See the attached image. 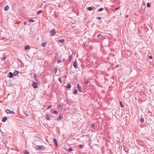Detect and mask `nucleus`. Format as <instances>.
Returning a JSON list of instances; mask_svg holds the SVG:
<instances>
[{
  "label": "nucleus",
  "instance_id": "f257e3e1",
  "mask_svg": "<svg viewBox=\"0 0 154 154\" xmlns=\"http://www.w3.org/2000/svg\"><path fill=\"white\" fill-rule=\"evenodd\" d=\"M68 103V100L66 99L64 100V103H60L59 105V107L61 108H62L65 105Z\"/></svg>",
  "mask_w": 154,
  "mask_h": 154
},
{
  "label": "nucleus",
  "instance_id": "f03ea898",
  "mask_svg": "<svg viewBox=\"0 0 154 154\" xmlns=\"http://www.w3.org/2000/svg\"><path fill=\"white\" fill-rule=\"evenodd\" d=\"M35 149L37 150H42L45 149V148L43 146H37Z\"/></svg>",
  "mask_w": 154,
  "mask_h": 154
},
{
  "label": "nucleus",
  "instance_id": "7ed1b4c3",
  "mask_svg": "<svg viewBox=\"0 0 154 154\" xmlns=\"http://www.w3.org/2000/svg\"><path fill=\"white\" fill-rule=\"evenodd\" d=\"M56 33V31H55V29H52L50 31V33L51 34V36H54L55 34Z\"/></svg>",
  "mask_w": 154,
  "mask_h": 154
},
{
  "label": "nucleus",
  "instance_id": "20e7f679",
  "mask_svg": "<svg viewBox=\"0 0 154 154\" xmlns=\"http://www.w3.org/2000/svg\"><path fill=\"white\" fill-rule=\"evenodd\" d=\"M5 112L7 113L14 114H15L14 111L10 110L9 109H7L6 110Z\"/></svg>",
  "mask_w": 154,
  "mask_h": 154
},
{
  "label": "nucleus",
  "instance_id": "39448f33",
  "mask_svg": "<svg viewBox=\"0 0 154 154\" xmlns=\"http://www.w3.org/2000/svg\"><path fill=\"white\" fill-rule=\"evenodd\" d=\"M51 116V115L50 114H46L45 115V118L47 120H50V118Z\"/></svg>",
  "mask_w": 154,
  "mask_h": 154
},
{
  "label": "nucleus",
  "instance_id": "423d86ee",
  "mask_svg": "<svg viewBox=\"0 0 154 154\" xmlns=\"http://www.w3.org/2000/svg\"><path fill=\"white\" fill-rule=\"evenodd\" d=\"M77 87L78 88V89L79 91H80V92H83V91L81 87V86H80L79 84H78Z\"/></svg>",
  "mask_w": 154,
  "mask_h": 154
},
{
  "label": "nucleus",
  "instance_id": "0eeeda50",
  "mask_svg": "<svg viewBox=\"0 0 154 154\" xmlns=\"http://www.w3.org/2000/svg\"><path fill=\"white\" fill-rule=\"evenodd\" d=\"M32 86L34 88H37L38 85L36 82H34L32 83Z\"/></svg>",
  "mask_w": 154,
  "mask_h": 154
},
{
  "label": "nucleus",
  "instance_id": "6e6552de",
  "mask_svg": "<svg viewBox=\"0 0 154 154\" xmlns=\"http://www.w3.org/2000/svg\"><path fill=\"white\" fill-rule=\"evenodd\" d=\"M73 66L76 69L78 68V66L77 64V62L76 60H75L74 62Z\"/></svg>",
  "mask_w": 154,
  "mask_h": 154
},
{
  "label": "nucleus",
  "instance_id": "1a4fd4ad",
  "mask_svg": "<svg viewBox=\"0 0 154 154\" xmlns=\"http://www.w3.org/2000/svg\"><path fill=\"white\" fill-rule=\"evenodd\" d=\"M53 141L54 142V143H55V145L57 146H58V143H57V140H56V139H55V138H53Z\"/></svg>",
  "mask_w": 154,
  "mask_h": 154
},
{
  "label": "nucleus",
  "instance_id": "9d476101",
  "mask_svg": "<svg viewBox=\"0 0 154 154\" xmlns=\"http://www.w3.org/2000/svg\"><path fill=\"white\" fill-rule=\"evenodd\" d=\"M8 74L9 75V76H8L10 78H11L13 77L14 75L12 72H10Z\"/></svg>",
  "mask_w": 154,
  "mask_h": 154
},
{
  "label": "nucleus",
  "instance_id": "9b49d317",
  "mask_svg": "<svg viewBox=\"0 0 154 154\" xmlns=\"http://www.w3.org/2000/svg\"><path fill=\"white\" fill-rule=\"evenodd\" d=\"M7 118L6 116L3 117L2 119V121L3 122H5L7 120Z\"/></svg>",
  "mask_w": 154,
  "mask_h": 154
},
{
  "label": "nucleus",
  "instance_id": "f8f14e48",
  "mask_svg": "<svg viewBox=\"0 0 154 154\" xmlns=\"http://www.w3.org/2000/svg\"><path fill=\"white\" fill-rule=\"evenodd\" d=\"M19 72L17 70H15L14 72L13 75L14 76H16L19 73Z\"/></svg>",
  "mask_w": 154,
  "mask_h": 154
},
{
  "label": "nucleus",
  "instance_id": "ddd939ff",
  "mask_svg": "<svg viewBox=\"0 0 154 154\" xmlns=\"http://www.w3.org/2000/svg\"><path fill=\"white\" fill-rule=\"evenodd\" d=\"M72 58V55H70L69 56L68 60L69 62H71Z\"/></svg>",
  "mask_w": 154,
  "mask_h": 154
},
{
  "label": "nucleus",
  "instance_id": "4468645a",
  "mask_svg": "<svg viewBox=\"0 0 154 154\" xmlns=\"http://www.w3.org/2000/svg\"><path fill=\"white\" fill-rule=\"evenodd\" d=\"M71 85L70 83L66 85V88L68 89H69L71 87Z\"/></svg>",
  "mask_w": 154,
  "mask_h": 154
},
{
  "label": "nucleus",
  "instance_id": "2eb2a0df",
  "mask_svg": "<svg viewBox=\"0 0 154 154\" xmlns=\"http://www.w3.org/2000/svg\"><path fill=\"white\" fill-rule=\"evenodd\" d=\"M25 49L26 50H29L30 49V47L28 45L25 46Z\"/></svg>",
  "mask_w": 154,
  "mask_h": 154
},
{
  "label": "nucleus",
  "instance_id": "dca6fc26",
  "mask_svg": "<svg viewBox=\"0 0 154 154\" xmlns=\"http://www.w3.org/2000/svg\"><path fill=\"white\" fill-rule=\"evenodd\" d=\"M9 9V7L8 5L6 6L4 8V10L5 11H8Z\"/></svg>",
  "mask_w": 154,
  "mask_h": 154
},
{
  "label": "nucleus",
  "instance_id": "f3484780",
  "mask_svg": "<svg viewBox=\"0 0 154 154\" xmlns=\"http://www.w3.org/2000/svg\"><path fill=\"white\" fill-rule=\"evenodd\" d=\"M47 42H43L42 45V46L43 47H45V46H46V45H47Z\"/></svg>",
  "mask_w": 154,
  "mask_h": 154
},
{
  "label": "nucleus",
  "instance_id": "a211bd4d",
  "mask_svg": "<svg viewBox=\"0 0 154 154\" xmlns=\"http://www.w3.org/2000/svg\"><path fill=\"white\" fill-rule=\"evenodd\" d=\"M87 9L88 11H91L93 10V8L92 7H89L87 8Z\"/></svg>",
  "mask_w": 154,
  "mask_h": 154
},
{
  "label": "nucleus",
  "instance_id": "6ab92c4d",
  "mask_svg": "<svg viewBox=\"0 0 154 154\" xmlns=\"http://www.w3.org/2000/svg\"><path fill=\"white\" fill-rule=\"evenodd\" d=\"M36 74H35L34 75V78H35V80L36 81V82H38V79H37L36 78Z\"/></svg>",
  "mask_w": 154,
  "mask_h": 154
},
{
  "label": "nucleus",
  "instance_id": "aec40b11",
  "mask_svg": "<svg viewBox=\"0 0 154 154\" xmlns=\"http://www.w3.org/2000/svg\"><path fill=\"white\" fill-rule=\"evenodd\" d=\"M61 114L60 113V115L59 116V117L58 119L59 120H61L62 118H63V116H61Z\"/></svg>",
  "mask_w": 154,
  "mask_h": 154
},
{
  "label": "nucleus",
  "instance_id": "412c9836",
  "mask_svg": "<svg viewBox=\"0 0 154 154\" xmlns=\"http://www.w3.org/2000/svg\"><path fill=\"white\" fill-rule=\"evenodd\" d=\"M85 81V83L86 84V85L88 84L89 83H90V81H88V80H87V79H84Z\"/></svg>",
  "mask_w": 154,
  "mask_h": 154
},
{
  "label": "nucleus",
  "instance_id": "4be33fe9",
  "mask_svg": "<svg viewBox=\"0 0 154 154\" xmlns=\"http://www.w3.org/2000/svg\"><path fill=\"white\" fill-rule=\"evenodd\" d=\"M24 154H30L29 152L26 150H25L24 152Z\"/></svg>",
  "mask_w": 154,
  "mask_h": 154
},
{
  "label": "nucleus",
  "instance_id": "5701e85b",
  "mask_svg": "<svg viewBox=\"0 0 154 154\" xmlns=\"http://www.w3.org/2000/svg\"><path fill=\"white\" fill-rule=\"evenodd\" d=\"M140 121L142 123L144 122V119L143 117H142L140 120Z\"/></svg>",
  "mask_w": 154,
  "mask_h": 154
},
{
  "label": "nucleus",
  "instance_id": "b1692460",
  "mask_svg": "<svg viewBox=\"0 0 154 154\" xmlns=\"http://www.w3.org/2000/svg\"><path fill=\"white\" fill-rule=\"evenodd\" d=\"M103 8H101L98 10V12H100L103 11Z\"/></svg>",
  "mask_w": 154,
  "mask_h": 154
},
{
  "label": "nucleus",
  "instance_id": "393cba45",
  "mask_svg": "<svg viewBox=\"0 0 154 154\" xmlns=\"http://www.w3.org/2000/svg\"><path fill=\"white\" fill-rule=\"evenodd\" d=\"M124 149L127 153H128L129 152L128 149L127 147H126L125 148H124Z\"/></svg>",
  "mask_w": 154,
  "mask_h": 154
},
{
  "label": "nucleus",
  "instance_id": "a878e982",
  "mask_svg": "<svg viewBox=\"0 0 154 154\" xmlns=\"http://www.w3.org/2000/svg\"><path fill=\"white\" fill-rule=\"evenodd\" d=\"M64 40L63 39H60L59 40V41L61 43H63V42H64Z\"/></svg>",
  "mask_w": 154,
  "mask_h": 154
},
{
  "label": "nucleus",
  "instance_id": "bb28decb",
  "mask_svg": "<svg viewBox=\"0 0 154 154\" xmlns=\"http://www.w3.org/2000/svg\"><path fill=\"white\" fill-rule=\"evenodd\" d=\"M74 93H73V94H77V93H78V91H77V90H76V89H75L74 90Z\"/></svg>",
  "mask_w": 154,
  "mask_h": 154
},
{
  "label": "nucleus",
  "instance_id": "cd10ccee",
  "mask_svg": "<svg viewBox=\"0 0 154 154\" xmlns=\"http://www.w3.org/2000/svg\"><path fill=\"white\" fill-rule=\"evenodd\" d=\"M6 59V55H5V56L3 57V58L1 60L2 61H4Z\"/></svg>",
  "mask_w": 154,
  "mask_h": 154
},
{
  "label": "nucleus",
  "instance_id": "c85d7f7f",
  "mask_svg": "<svg viewBox=\"0 0 154 154\" xmlns=\"http://www.w3.org/2000/svg\"><path fill=\"white\" fill-rule=\"evenodd\" d=\"M42 11L41 10H40V11H38L37 13V14L38 15H39V14L40 13H42Z\"/></svg>",
  "mask_w": 154,
  "mask_h": 154
},
{
  "label": "nucleus",
  "instance_id": "c756f323",
  "mask_svg": "<svg viewBox=\"0 0 154 154\" xmlns=\"http://www.w3.org/2000/svg\"><path fill=\"white\" fill-rule=\"evenodd\" d=\"M148 115H149V116H152V113L151 112H150V111H149L148 113Z\"/></svg>",
  "mask_w": 154,
  "mask_h": 154
},
{
  "label": "nucleus",
  "instance_id": "7c9ffc66",
  "mask_svg": "<svg viewBox=\"0 0 154 154\" xmlns=\"http://www.w3.org/2000/svg\"><path fill=\"white\" fill-rule=\"evenodd\" d=\"M147 6L148 8H149L150 7V4L149 2L147 3Z\"/></svg>",
  "mask_w": 154,
  "mask_h": 154
},
{
  "label": "nucleus",
  "instance_id": "2f4dec72",
  "mask_svg": "<svg viewBox=\"0 0 154 154\" xmlns=\"http://www.w3.org/2000/svg\"><path fill=\"white\" fill-rule=\"evenodd\" d=\"M54 71H55V73H56L57 71V67H56V68H55L54 69Z\"/></svg>",
  "mask_w": 154,
  "mask_h": 154
},
{
  "label": "nucleus",
  "instance_id": "473e14b6",
  "mask_svg": "<svg viewBox=\"0 0 154 154\" xmlns=\"http://www.w3.org/2000/svg\"><path fill=\"white\" fill-rule=\"evenodd\" d=\"M29 22H33L34 21L33 20L30 19L29 20Z\"/></svg>",
  "mask_w": 154,
  "mask_h": 154
},
{
  "label": "nucleus",
  "instance_id": "72a5a7b5",
  "mask_svg": "<svg viewBox=\"0 0 154 154\" xmlns=\"http://www.w3.org/2000/svg\"><path fill=\"white\" fill-rule=\"evenodd\" d=\"M95 126V124L93 123L91 125V127L92 128H93Z\"/></svg>",
  "mask_w": 154,
  "mask_h": 154
},
{
  "label": "nucleus",
  "instance_id": "f704fd0d",
  "mask_svg": "<svg viewBox=\"0 0 154 154\" xmlns=\"http://www.w3.org/2000/svg\"><path fill=\"white\" fill-rule=\"evenodd\" d=\"M61 2L63 3H66V1H67V0H61Z\"/></svg>",
  "mask_w": 154,
  "mask_h": 154
},
{
  "label": "nucleus",
  "instance_id": "c9c22d12",
  "mask_svg": "<svg viewBox=\"0 0 154 154\" xmlns=\"http://www.w3.org/2000/svg\"><path fill=\"white\" fill-rule=\"evenodd\" d=\"M84 146L83 145H81L79 146V147L80 148H82Z\"/></svg>",
  "mask_w": 154,
  "mask_h": 154
},
{
  "label": "nucleus",
  "instance_id": "e433bc0d",
  "mask_svg": "<svg viewBox=\"0 0 154 154\" xmlns=\"http://www.w3.org/2000/svg\"><path fill=\"white\" fill-rule=\"evenodd\" d=\"M120 106L122 108H123V105L122 104V102L121 101H120Z\"/></svg>",
  "mask_w": 154,
  "mask_h": 154
},
{
  "label": "nucleus",
  "instance_id": "4c0bfd02",
  "mask_svg": "<svg viewBox=\"0 0 154 154\" xmlns=\"http://www.w3.org/2000/svg\"><path fill=\"white\" fill-rule=\"evenodd\" d=\"M57 111L56 110H54L53 111V114H56L57 113Z\"/></svg>",
  "mask_w": 154,
  "mask_h": 154
},
{
  "label": "nucleus",
  "instance_id": "58836bf2",
  "mask_svg": "<svg viewBox=\"0 0 154 154\" xmlns=\"http://www.w3.org/2000/svg\"><path fill=\"white\" fill-rule=\"evenodd\" d=\"M58 80L61 83L62 82V80H61V78H58Z\"/></svg>",
  "mask_w": 154,
  "mask_h": 154
},
{
  "label": "nucleus",
  "instance_id": "ea45409f",
  "mask_svg": "<svg viewBox=\"0 0 154 154\" xmlns=\"http://www.w3.org/2000/svg\"><path fill=\"white\" fill-rule=\"evenodd\" d=\"M60 62H61V60H57V63H60Z\"/></svg>",
  "mask_w": 154,
  "mask_h": 154
},
{
  "label": "nucleus",
  "instance_id": "a19ab883",
  "mask_svg": "<svg viewBox=\"0 0 154 154\" xmlns=\"http://www.w3.org/2000/svg\"><path fill=\"white\" fill-rule=\"evenodd\" d=\"M68 150H69V151H72L73 149H72V148H69Z\"/></svg>",
  "mask_w": 154,
  "mask_h": 154
},
{
  "label": "nucleus",
  "instance_id": "79ce46f5",
  "mask_svg": "<svg viewBox=\"0 0 154 154\" xmlns=\"http://www.w3.org/2000/svg\"><path fill=\"white\" fill-rule=\"evenodd\" d=\"M52 106H48L47 109H49L51 108Z\"/></svg>",
  "mask_w": 154,
  "mask_h": 154
},
{
  "label": "nucleus",
  "instance_id": "37998d69",
  "mask_svg": "<svg viewBox=\"0 0 154 154\" xmlns=\"http://www.w3.org/2000/svg\"><path fill=\"white\" fill-rule=\"evenodd\" d=\"M102 34H100L97 35V38H98L100 36H102Z\"/></svg>",
  "mask_w": 154,
  "mask_h": 154
},
{
  "label": "nucleus",
  "instance_id": "c03bdc74",
  "mask_svg": "<svg viewBox=\"0 0 154 154\" xmlns=\"http://www.w3.org/2000/svg\"><path fill=\"white\" fill-rule=\"evenodd\" d=\"M149 59H151L153 57L152 56H150L149 57Z\"/></svg>",
  "mask_w": 154,
  "mask_h": 154
},
{
  "label": "nucleus",
  "instance_id": "a18cd8bd",
  "mask_svg": "<svg viewBox=\"0 0 154 154\" xmlns=\"http://www.w3.org/2000/svg\"><path fill=\"white\" fill-rule=\"evenodd\" d=\"M97 19L100 20L101 19V17H97Z\"/></svg>",
  "mask_w": 154,
  "mask_h": 154
},
{
  "label": "nucleus",
  "instance_id": "49530a36",
  "mask_svg": "<svg viewBox=\"0 0 154 154\" xmlns=\"http://www.w3.org/2000/svg\"><path fill=\"white\" fill-rule=\"evenodd\" d=\"M119 65H117L116 66H115V67L116 68H117L118 67H119Z\"/></svg>",
  "mask_w": 154,
  "mask_h": 154
},
{
  "label": "nucleus",
  "instance_id": "de8ad7c7",
  "mask_svg": "<svg viewBox=\"0 0 154 154\" xmlns=\"http://www.w3.org/2000/svg\"><path fill=\"white\" fill-rule=\"evenodd\" d=\"M24 25L26 24V21H25L24 23Z\"/></svg>",
  "mask_w": 154,
  "mask_h": 154
},
{
  "label": "nucleus",
  "instance_id": "09e8293b",
  "mask_svg": "<svg viewBox=\"0 0 154 154\" xmlns=\"http://www.w3.org/2000/svg\"><path fill=\"white\" fill-rule=\"evenodd\" d=\"M119 9V8H115V9H116V10H118Z\"/></svg>",
  "mask_w": 154,
  "mask_h": 154
},
{
  "label": "nucleus",
  "instance_id": "8fccbe9b",
  "mask_svg": "<svg viewBox=\"0 0 154 154\" xmlns=\"http://www.w3.org/2000/svg\"><path fill=\"white\" fill-rule=\"evenodd\" d=\"M25 114L27 116L28 115L27 113H25Z\"/></svg>",
  "mask_w": 154,
  "mask_h": 154
},
{
  "label": "nucleus",
  "instance_id": "3c124183",
  "mask_svg": "<svg viewBox=\"0 0 154 154\" xmlns=\"http://www.w3.org/2000/svg\"><path fill=\"white\" fill-rule=\"evenodd\" d=\"M64 99H61V100H63V101L64 102ZM62 103H64V102H63Z\"/></svg>",
  "mask_w": 154,
  "mask_h": 154
},
{
  "label": "nucleus",
  "instance_id": "603ef678",
  "mask_svg": "<svg viewBox=\"0 0 154 154\" xmlns=\"http://www.w3.org/2000/svg\"><path fill=\"white\" fill-rule=\"evenodd\" d=\"M128 17V15L126 16V17Z\"/></svg>",
  "mask_w": 154,
  "mask_h": 154
},
{
  "label": "nucleus",
  "instance_id": "864d4df0",
  "mask_svg": "<svg viewBox=\"0 0 154 154\" xmlns=\"http://www.w3.org/2000/svg\"><path fill=\"white\" fill-rule=\"evenodd\" d=\"M84 46H85V44H84Z\"/></svg>",
  "mask_w": 154,
  "mask_h": 154
}]
</instances>
